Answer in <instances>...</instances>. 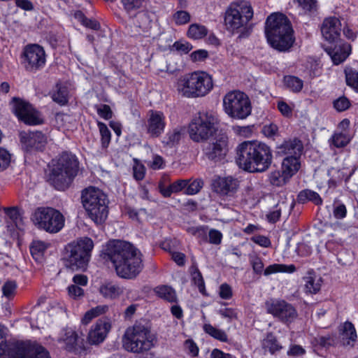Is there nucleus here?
Returning <instances> with one entry per match:
<instances>
[{
  "label": "nucleus",
  "mask_w": 358,
  "mask_h": 358,
  "mask_svg": "<svg viewBox=\"0 0 358 358\" xmlns=\"http://www.w3.org/2000/svg\"><path fill=\"white\" fill-rule=\"evenodd\" d=\"M105 255L112 262L117 274L121 278L131 279L142 271V255L127 241L115 240L106 246Z\"/></svg>",
  "instance_id": "1"
},
{
  "label": "nucleus",
  "mask_w": 358,
  "mask_h": 358,
  "mask_svg": "<svg viewBox=\"0 0 358 358\" xmlns=\"http://www.w3.org/2000/svg\"><path fill=\"white\" fill-rule=\"evenodd\" d=\"M272 158L271 150L265 143L245 141L237 148V164L250 173L266 171L271 164Z\"/></svg>",
  "instance_id": "2"
},
{
  "label": "nucleus",
  "mask_w": 358,
  "mask_h": 358,
  "mask_svg": "<svg viewBox=\"0 0 358 358\" xmlns=\"http://www.w3.org/2000/svg\"><path fill=\"white\" fill-rule=\"evenodd\" d=\"M265 34L271 46L280 52L288 50L294 42L290 22L281 13L271 14L267 17Z\"/></svg>",
  "instance_id": "3"
},
{
  "label": "nucleus",
  "mask_w": 358,
  "mask_h": 358,
  "mask_svg": "<svg viewBox=\"0 0 358 358\" xmlns=\"http://www.w3.org/2000/svg\"><path fill=\"white\" fill-rule=\"evenodd\" d=\"M253 15V9L250 3L244 1L231 3L224 15L226 30L232 34H239V38L248 37L252 30L249 22Z\"/></svg>",
  "instance_id": "4"
},
{
  "label": "nucleus",
  "mask_w": 358,
  "mask_h": 358,
  "mask_svg": "<svg viewBox=\"0 0 358 358\" xmlns=\"http://www.w3.org/2000/svg\"><path fill=\"white\" fill-rule=\"evenodd\" d=\"M156 336L150 327L144 322H136L128 327L122 337V345L127 352L142 354L151 350L155 345Z\"/></svg>",
  "instance_id": "5"
},
{
  "label": "nucleus",
  "mask_w": 358,
  "mask_h": 358,
  "mask_svg": "<svg viewBox=\"0 0 358 358\" xmlns=\"http://www.w3.org/2000/svg\"><path fill=\"white\" fill-rule=\"evenodd\" d=\"M213 86V80L209 73L196 71L180 78L176 84V90L184 97L195 99L208 94Z\"/></svg>",
  "instance_id": "6"
},
{
  "label": "nucleus",
  "mask_w": 358,
  "mask_h": 358,
  "mask_svg": "<svg viewBox=\"0 0 358 358\" xmlns=\"http://www.w3.org/2000/svg\"><path fill=\"white\" fill-rule=\"evenodd\" d=\"M93 248V241L87 236L70 242L65 246L63 254L65 266L71 270H85L90 260Z\"/></svg>",
  "instance_id": "7"
},
{
  "label": "nucleus",
  "mask_w": 358,
  "mask_h": 358,
  "mask_svg": "<svg viewBox=\"0 0 358 358\" xmlns=\"http://www.w3.org/2000/svg\"><path fill=\"white\" fill-rule=\"evenodd\" d=\"M78 172V162L75 155L63 153L53 165L49 175V181L59 190H64Z\"/></svg>",
  "instance_id": "8"
},
{
  "label": "nucleus",
  "mask_w": 358,
  "mask_h": 358,
  "mask_svg": "<svg viewBox=\"0 0 358 358\" xmlns=\"http://www.w3.org/2000/svg\"><path fill=\"white\" fill-rule=\"evenodd\" d=\"M81 198L89 217L96 224H102L108 214L107 196L99 188L90 187L82 192Z\"/></svg>",
  "instance_id": "9"
},
{
  "label": "nucleus",
  "mask_w": 358,
  "mask_h": 358,
  "mask_svg": "<svg viewBox=\"0 0 358 358\" xmlns=\"http://www.w3.org/2000/svg\"><path fill=\"white\" fill-rule=\"evenodd\" d=\"M223 109L229 117L243 120L250 115L252 106L250 99L245 93L233 90L224 96Z\"/></svg>",
  "instance_id": "10"
},
{
  "label": "nucleus",
  "mask_w": 358,
  "mask_h": 358,
  "mask_svg": "<svg viewBox=\"0 0 358 358\" xmlns=\"http://www.w3.org/2000/svg\"><path fill=\"white\" fill-rule=\"evenodd\" d=\"M32 221L41 229L49 233H57L64 226V217L52 208H39L34 213Z\"/></svg>",
  "instance_id": "11"
},
{
  "label": "nucleus",
  "mask_w": 358,
  "mask_h": 358,
  "mask_svg": "<svg viewBox=\"0 0 358 358\" xmlns=\"http://www.w3.org/2000/svg\"><path fill=\"white\" fill-rule=\"evenodd\" d=\"M217 118L212 113H200L189 127V134L192 140L200 142L208 139L215 131Z\"/></svg>",
  "instance_id": "12"
},
{
  "label": "nucleus",
  "mask_w": 358,
  "mask_h": 358,
  "mask_svg": "<svg viewBox=\"0 0 358 358\" xmlns=\"http://www.w3.org/2000/svg\"><path fill=\"white\" fill-rule=\"evenodd\" d=\"M23 65L27 71L36 72L45 64L46 56L44 49L37 44L28 45L23 52Z\"/></svg>",
  "instance_id": "13"
},
{
  "label": "nucleus",
  "mask_w": 358,
  "mask_h": 358,
  "mask_svg": "<svg viewBox=\"0 0 358 358\" xmlns=\"http://www.w3.org/2000/svg\"><path fill=\"white\" fill-rule=\"evenodd\" d=\"M5 334V329L0 325V358H50L46 349L36 343L29 347L28 357H20L15 349H6L7 345L2 340Z\"/></svg>",
  "instance_id": "14"
},
{
  "label": "nucleus",
  "mask_w": 358,
  "mask_h": 358,
  "mask_svg": "<svg viewBox=\"0 0 358 358\" xmlns=\"http://www.w3.org/2000/svg\"><path fill=\"white\" fill-rule=\"evenodd\" d=\"M266 310L285 323L294 321L297 317L295 308L285 301L273 300L266 301Z\"/></svg>",
  "instance_id": "15"
},
{
  "label": "nucleus",
  "mask_w": 358,
  "mask_h": 358,
  "mask_svg": "<svg viewBox=\"0 0 358 358\" xmlns=\"http://www.w3.org/2000/svg\"><path fill=\"white\" fill-rule=\"evenodd\" d=\"M13 110L18 119L27 124L36 125L43 122L39 113L31 104L20 99H13Z\"/></svg>",
  "instance_id": "16"
},
{
  "label": "nucleus",
  "mask_w": 358,
  "mask_h": 358,
  "mask_svg": "<svg viewBox=\"0 0 358 358\" xmlns=\"http://www.w3.org/2000/svg\"><path fill=\"white\" fill-rule=\"evenodd\" d=\"M228 152V138L225 134H220L204 148L206 156L210 160H222Z\"/></svg>",
  "instance_id": "17"
},
{
  "label": "nucleus",
  "mask_w": 358,
  "mask_h": 358,
  "mask_svg": "<svg viewBox=\"0 0 358 358\" xmlns=\"http://www.w3.org/2000/svg\"><path fill=\"white\" fill-rule=\"evenodd\" d=\"M20 137L22 148L27 152L42 150L47 144V137L41 131H22Z\"/></svg>",
  "instance_id": "18"
},
{
  "label": "nucleus",
  "mask_w": 358,
  "mask_h": 358,
  "mask_svg": "<svg viewBox=\"0 0 358 358\" xmlns=\"http://www.w3.org/2000/svg\"><path fill=\"white\" fill-rule=\"evenodd\" d=\"M145 125L147 134L152 138H157L164 131L166 117L162 111L151 110Z\"/></svg>",
  "instance_id": "19"
},
{
  "label": "nucleus",
  "mask_w": 358,
  "mask_h": 358,
  "mask_svg": "<svg viewBox=\"0 0 358 358\" xmlns=\"http://www.w3.org/2000/svg\"><path fill=\"white\" fill-rule=\"evenodd\" d=\"M212 185L214 192L217 194L222 196H233L239 187V181L231 176L218 177L214 180Z\"/></svg>",
  "instance_id": "20"
},
{
  "label": "nucleus",
  "mask_w": 358,
  "mask_h": 358,
  "mask_svg": "<svg viewBox=\"0 0 358 358\" xmlns=\"http://www.w3.org/2000/svg\"><path fill=\"white\" fill-rule=\"evenodd\" d=\"M110 329V324L106 320H99L92 326L87 340L89 344L97 345L104 341Z\"/></svg>",
  "instance_id": "21"
},
{
  "label": "nucleus",
  "mask_w": 358,
  "mask_h": 358,
  "mask_svg": "<svg viewBox=\"0 0 358 358\" xmlns=\"http://www.w3.org/2000/svg\"><path fill=\"white\" fill-rule=\"evenodd\" d=\"M341 22L336 17L326 18L322 25L321 32L324 39L329 43H334L339 38Z\"/></svg>",
  "instance_id": "22"
},
{
  "label": "nucleus",
  "mask_w": 358,
  "mask_h": 358,
  "mask_svg": "<svg viewBox=\"0 0 358 358\" xmlns=\"http://www.w3.org/2000/svg\"><path fill=\"white\" fill-rule=\"evenodd\" d=\"M334 64L338 65L344 62L351 52V46L347 43L336 44L334 48L327 50Z\"/></svg>",
  "instance_id": "23"
},
{
  "label": "nucleus",
  "mask_w": 358,
  "mask_h": 358,
  "mask_svg": "<svg viewBox=\"0 0 358 358\" xmlns=\"http://www.w3.org/2000/svg\"><path fill=\"white\" fill-rule=\"evenodd\" d=\"M78 336L77 333L71 329L63 330L57 339V342L61 344L62 348L69 352H76L77 350L76 345Z\"/></svg>",
  "instance_id": "24"
},
{
  "label": "nucleus",
  "mask_w": 358,
  "mask_h": 358,
  "mask_svg": "<svg viewBox=\"0 0 358 358\" xmlns=\"http://www.w3.org/2000/svg\"><path fill=\"white\" fill-rule=\"evenodd\" d=\"M303 144L298 139L285 141L279 148L278 153L287 157H300L303 150Z\"/></svg>",
  "instance_id": "25"
},
{
  "label": "nucleus",
  "mask_w": 358,
  "mask_h": 358,
  "mask_svg": "<svg viewBox=\"0 0 358 358\" xmlns=\"http://www.w3.org/2000/svg\"><path fill=\"white\" fill-rule=\"evenodd\" d=\"M340 336L343 345L353 346L355 345L357 335L352 322H345L343 323L340 329Z\"/></svg>",
  "instance_id": "26"
},
{
  "label": "nucleus",
  "mask_w": 358,
  "mask_h": 358,
  "mask_svg": "<svg viewBox=\"0 0 358 358\" xmlns=\"http://www.w3.org/2000/svg\"><path fill=\"white\" fill-rule=\"evenodd\" d=\"M139 34L148 36L152 25L151 15L147 12H140L136 15L134 22Z\"/></svg>",
  "instance_id": "27"
},
{
  "label": "nucleus",
  "mask_w": 358,
  "mask_h": 358,
  "mask_svg": "<svg viewBox=\"0 0 358 358\" xmlns=\"http://www.w3.org/2000/svg\"><path fill=\"white\" fill-rule=\"evenodd\" d=\"M306 292L316 294L321 288L322 278L313 270L308 271L303 278Z\"/></svg>",
  "instance_id": "28"
},
{
  "label": "nucleus",
  "mask_w": 358,
  "mask_h": 358,
  "mask_svg": "<svg viewBox=\"0 0 358 358\" xmlns=\"http://www.w3.org/2000/svg\"><path fill=\"white\" fill-rule=\"evenodd\" d=\"M300 157H286L282 164V176L289 179L300 169Z\"/></svg>",
  "instance_id": "29"
},
{
  "label": "nucleus",
  "mask_w": 358,
  "mask_h": 358,
  "mask_svg": "<svg viewBox=\"0 0 358 358\" xmlns=\"http://www.w3.org/2000/svg\"><path fill=\"white\" fill-rule=\"evenodd\" d=\"M336 343L335 336L333 335L317 336L311 341L313 350L318 355L322 350H327Z\"/></svg>",
  "instance_id": "30"
},
{
  "label": "nucleus",
  "mask_w": 358,
  "mask_h": 358,
  "mask_svg": "<svg viewBox=\"0 0 358 358\" xmlns=\"http://www.w3.org/2000/svg\"><path fill=\"white\" fill-rule=\"evenodd\" d=\"M100 294L106 299H115L124 292V288L117 284L107 282L99 287Z\"/></svg>",
  "instance_id": "31"
},
{
  "label": "nucleus",
  "mask_w": 358,
  "mask_h": 358,
  "mask_svg": "<svg viewBox=\"0 0 358 358\" xmlns=\"http://www.w3.org/2000/svg\"><path fill=\"white\" fill-rule=\"evenodd\" d=\"M155 294L160 298L173 303L177 301V296L175 290L168 285L157 286L155 289Z\"/></svg>",
  "instance_id": "32"
},
{
  "label": "nucleus",
  "mask_w": 358,
  "mask_h": 358,
  "mask_svg": "<svg viewBox=\"0 0 358 358\" xmlns=\"http://www.w3.org/2000/svg\"><path fill=\"white\" fill-rule=\"evenodd\" d=\"M52 99L60 106H64L69 101V90L65 86L57 84L56 90L51 94Z\"/></svg>",
  "instance_id": "33"
},
{
  "label": "nucleus",
  "mask_w": 358,
  "mask_h": 358,
  "mask_svg": "<svg viewBox=\"0 0 358 358\" xmlns=\"http://www.w3.org/2000/svg\"><path fill=\"white\" fill-rule=\"evenodd\" d=\"M108 310V306L106 305L97 306L94 308L87 310L81 320L83 324H89L94 318L104 314Z\"/></svg>",
  "instance_id": "34"
},
{
  "label": "nucleus",
  "mask_w": 358,
  "mask_h": 358,
  "mask_svg": "<svg viewBox=\"0 0 358 358\" xmlns=\"http://www.w3.org/2000/svg\"><path fill=\"white\" fill-rule=\"evenodd\" d=\"M296 271V267L294 264H273L265 268L264 271V274L265 275H269L273 273L281 272V273H292Z\"/></svg>",
  "instance_id": "35"
},
{
  "label": "nucleus",
  "mask_w": 358,
  "mask_h": 358,
  "mask_svg": "<svg viewBox=\"0 0 358 358\" xmlns=\"http://www.w3.org/2000/svg\"><path fill=\"white\" fill-rule=\"evenodd\" d=\"M298 201L300 203H306L308 201H313L315 205H320L322 200L320 195L310 189H305L299 192L298 195Z\"/></svg>",
  "instance_id": "36"
},
{
  "label": "nucleus",
  "mask_w": 358,
  "mask_h": 358,
  "mask_svg": "<svg viewBox=\"0 0 358 358\" xmlns=\"http://www.w3.org/2000/svg\"><path fill=\"white\" fill-rule=\"evenodd\" d=\"M207 34V28L204 25L196 23L191 24L187 31V36L194 40L201 39Z\"/></svg>",
  "instance_id": "37"
},
{
  "label": "nucleus",
  "mask_w": 358,
  "mask_h": 358,
  "mask_svg": "<svg viewBox=\"0 0 358 358\" xmlns=\"http://www.w3.org/2000/svg\"><path fill=\"white\" fill-rule=\"evenodd\" d=\"M262 346L266 351H268L272 354L282 348V346L273 334H267L266 337L263 340Z\"/></svg>",
  "instance_id": "38"
},
{
  "label": "nucleus",
  "mask_w": 358,
  "mask_h": 358,
  "mask_svg": "<svg viewBox=\"0 0 358 358\" xmlns=\"http://www.w3.org/2000/svg\"><path fill=\"white\" fill-rule=\"evenodd\" d=\"M284 83L285 86L294 92H300L303 85V80L294 76H287L284 77Z\"/></svg>",
  "instance_id": "39"
},
{
  "label": "nucleus",
  "mask_w": 358,
  "mask_h": 358,
  "mask_svg": "<svg viewBox=\"0 0 358 358\" xmlns=\"http://www.w3.org/2000/svg\"><path fill=\"white\" fill-rule=\"evenodd\" d=\"M49 244L41 241H34L30 246V252L31 255L36 259H38L43 255L45 250L48 248Z\"/></svg>",
  "instance_id": "40"
},
{
  "label": "nucleus",
  "mask_w": 358,
  "mask_h": 358,
  "mask_svg": "<svg viewBox=\"0 0 358 358\" xmlns=\"http://www.w3.org/2000/svg\"><path fill=\"white\" fill-rule=\"evenodd\" d=\"M352 138L351 133L336 132L333 137V143L337 148H343L347 145Z\"/></svg>",
  "instance_id": "41"
},
{
  "label": "nucleus",
  "mask_w": 358,
  "mask_h": 358,
  "mask_svg": "<svg viewBox=\"0 0 358 358\" xmlns=\"http://www.w3.org/2000/svg\"><path fill=\"white\" fill-rule=\"evenodd\" d=\"M203 330L206 333L213 337L214 338L222 342L227 341V335L224 331L217 329L210 324H206L203 326Z\"/></svg>",
  "instance_id": "42"
},
{
  "label": "nucleus",
  "mask_w": 358,
  "mask_h": 358,
  "mask_svg": "<svg viewBox=\"0 0 358 358\" xmlns=\"http://www.w3.org/2000/svg\"><path fill=\"white\" fill-rule=\"evenodd\" d=\"M98 128L101 135V141L103 148H107L111 139V133L106 124L98 122Z\"/></svg>",
  "instance_id": "43"
},
{
  "label": "nucleus",
  "mask_w": 358,
  "mask_h": 358,
  "mask_svg": "<svg viewBox=\"0 0 358 358\" xmlns=\"http://www.w3.org/2000/svg\"><path fill=\"white\" fill-rule=\"evenodd\" d=\"M347 85L358 92V71L348 68L345 70Z\"/></svg>",
  "instance_id": "44"
},
{
  "label": "nucleus",
  "mask_w": 358,
  "mask_h": 358,
  "mask_svg": "<svg viewBox=\"0 0 358 358\" xmlns=\"http://www.w3.org/2000/svg\"><path fill=\"white\" fill-rule=\"evenodd\" d=\"M180 137V131L178 129H173L166 134L162 143L169 147H172L179 142Z\"/></svg>",
  "instance_id": "45"
},
{
  "label": "nucleus",
  "mask_w": 358,
  "mask_h": 358,
  "mask_svg": "<svg viewBox=\"0 0 358 358\" xmlns=\"http://www.w3.org/2000/svg\"><path fill=\"white\" fill-rule=\"evenodd\" d=\"M298 6L305 13H313L317 10V0H294Z\"/></svg>",
  "instance_id": "46"
},
{
  "label": "nucleus",
  "mask_w": 358,
  "mask_h": 358,
  "mask_svg": "<svg viewBox=\"0 0 358 358\" xmlns=\"http://www.w3.org/2000/svg\"><path fill=\"white\" fill-rule=\"evenodd\" d=\"M203 182L201 179H196L187 186L185 193L188 195L197 194L203 187Z\"/></svg>",
  "instance_id": "47"
},
{
  "label": "nucleus",
  "mask_w": 358,
  "mask_h": 358,
  "mask_svg": "<svg viewBox=\"0 0 358 358\" xmlns=\"http://www.w3.org/2000/svg\"><path fill=\"white\" fill-rule=\"evenodd\" d=\"M218 313L222 317L228 319L230 322L238 318L239 312L236 308H224L219 310Z\"/></svg>",
  "instance_id": "48"
},
{
  "label": "nucleus",
  "mask_w": 358,
  "mask_h": 358,
  "mask_svg": "<svg viewBox=\"0 0 358 358\" xmlns=\"http://www.w3.org/2000/svg\"><path fill=\"white\" fill-rule=\"evenodd\" d=\"M173 20L177 24H184L190 20V15L187 11L179 10L174 14Z\"/></svg>",
  "instance_id": "49"
},
{
  "label": "nucleus",
  "mask_w": 358,
  "mask_h": 358,
  "mask_svg": "<svg viewBox=\"0 0 358 358\" xmlns=\"http://www.w3.org/2000/svg\"><path fill=\"white\" fill-rule=\"evenodd\" d=\"M208 57V52L206 50H197L192 52L190 58L194 62H201L205 61Z\"/></svg>",
  "instance_id": "50"
},
{
  "label": "nucleus",
  "mask_w": 358,
  "mask_h": 358,
  "mask_svg": "<svg viewBox=\"0 0 358 358\" xmlns=\"http://www.w3.org/2000/svg\"><path fill=\"white\" fill-rule=\"evenodd\" d=\"M10 155L3 148H0V171L6 169L10 164Z\"/></svg>",
  "instance_id": "51"
},
{
  "label": "nucleus",
  "mask_w": 358,
  "mask_h": 358,
  "mask_svg": "<svg viewBox=\"0 0 358 358\" xmlns=\"http://www.w3.org/2000/svg\"><path fill=\"white\" fill-rule=\"evenodd\" d=\"M350 105L349 100L345 96H341L334 102V108L339 112L347 110L350 107Z\"/></svg>",
  "instance_id": "52"
},
{
  "label": "nucleus",
  "mask_w": 358,
  "mask_h": 358,
  "mask_svg": "<svg viewBox=\"0 0 358 358\" xmlns=\"http://www.w3.org/2000/svg\"><path fill=\"white\" fill-rule=\"evenodd\" d=\"M192 278L194 283L197 285L199 292L203 293L205 290L204 281L201 273L197 268H196L192 273Z\"/></svg>",
  "instance_id": "53"
},
{
  "label": "nucleus",
  "mask_w": 358,
  "mask_h": 358,
  "mask_svg": "<svg viewBox=\"0 0 358 358\" xmlns=\"http://www.w3.org/2000/svg\"><path fill=\"white\" fill-rule=\"evenodd\" d=\"M209 242L214 245H219L221 243L222 239V233L217 230L212 229L208 232Z\"/></svg>",
  "instance_id": "54"
},
{
  "label": "nucleus",
  "mask_w": 358,
  "mask_h": 358,
  "mask_svg": "<svg viewBox=\"0 0 358 358\" xmlns=\"http://www.w3.org/2000/svg\"><path fill=\"white\" fill-rule=\"evenodd\" d=\"M68 293L70 297L74 299H78L83 296L84 291L81 287H78V285H72L69 286Z\"/></svg>",
  "instance_id": "55"
},
{
  "label": "nucleus",
  "mask_w": 358,
  "mask_h": 358,
  "mask_svg": "<svg viewBox=\"0 0 358 358\" xmlns=\"http://www.w3.org/2000/svg\"><path fill=\"white\" fill-rule=\"evenodd\" d=\"M306 353V350L299 345L293 344L289 346L287 355L289 356L299 357Z\"/></svg>",
  "instance_id": "56"
},
{
  "label": "nucleus",
  "mask_w": 358,
  "mask_h": 358,
  "mask_svg": "<svg viewBox=\"0 0 358 358\" xmlns=\"http://www.w3.org/2000/svg\"><path fill=\"white\" fill-rule=\"evenodd\" d=\"M15 289V282L13 281H8L2 287L3 294L5 296L10 297L14 294Z\"/></svg>",
  "instance_id": "57"
},
{
  "label": "nucleus",
  "mask_w": 358,
  "mask_h": 358,
  "mask_svg": "<svg viewBox=\"0 0 358 358\" xmlns=\"http://www.w3.org/2000/svg\"><path fill=\"white\" fill-rule=\"evenodd\" d=\"M251 265L254 272L257 274H261L264 271V264L261 258L255 257L251 260Z\"/></svg>",
  "instance_id": "58"
},
{
  "label": "nucleus",
  "mask_w": 358,
  "mask_h": 358,
  "mask_svg": "<svg viewBox=\"0 0 358 358\" xmlns=\"http://www.w3.org/2000/svg\"><path fill=\"white\" fill-rule=\"evenodd\" d=\"M333 214L336 219H343L347 215L345 206L341 203L335 206L333 210Z\"/></svg>",
  "instance_id": "59"
},
{
  "label": "nucleus",
  "mask_w": 358,
  "mask_h": 358,
  "mask_svg": "<svg viewBox=\"0 0 358 358\" xmlns=\"http://www.w3.org/2000/svg\"><path fill=\"white\" fill-rule=\"evenodd\" d=\"M219 294L223 299H229L232 296L231 287L226 283L221 285Z\"/></svg>",
  "instance_id": "60"
},
{
  "label": "nucleus",
  "mask_w": 358,
  "mask_h": 358,
  "mask_svg": "<svg viewBox=\"0 0 358 358\" xmlns=\"http://www.w3.org/2000/svg\"><path fill=\"white\" fill-rule=\"evenodd\" d=\"M281 206L278 204L276 205L275 209L267 215L268 220L272 223L276 222L281 215Z\"/></svg>",
  "instance_id": "61"
},
{
  "label": "nucleus",
  "mask_w": 358,
  "mask_h": 358,
  "mask_svg": "<svg viewBox=\"0 0 358 358\" xmlns=\"http://www.w3.org/2000/svg\"><path fill=\"white\" fill-rule=\"evenodd\" d=\"M278 109L282 115L289 117L292 114V108L285 101H280L277 104Z\"/></svg>",
  "instance_id": "62"
},
{
  "label": "nucleus",
  "mask_w": 358,
  "mask_h": 358,
  "mask_svg": "<svg viewBox=\"0 0 358 358\" xmlns=\"http://www.w3.org/2000/svg\"><path fill=\"white\" fill-rule=\"evenodd\" d=\"M188 182L187 180H178L171 184V189L174 193L179 192L187 186Z\"/></svg>",
  "instance_id": "63"
},
{
  "label": "nucleus",
  "mask_w": 358,
  "mask_h": 358,
  "mask_svg": "<svg viewBox=\"0 0 358 358\" xmlns=\"http://www.w3.org/2000/svg\"><path fill=\"white\" fill-rule=\"evenodd\" d=\"M98 114L105 120H109L112 117L113 113L109 106L103 105L97 109Z\"/></svg>",
  "instance_id": "64"
}]
</instances>
